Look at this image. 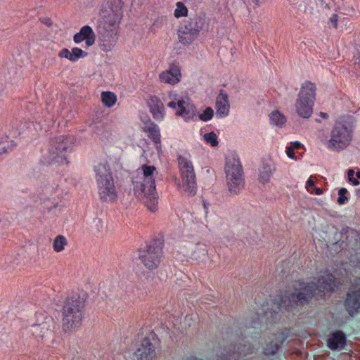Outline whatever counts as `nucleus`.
Segmentation results:
<instances>
[{
	"label": "nucleus",
	"mask_w": 360,
	"mask_h": 360,
	"mask_svg": "<svg viewBox=\"0 0 360 360\" xmlns=\"http://www.w3.org/2000/svg\"><path fill=\"white\" fill-rule=\"evenodd\" d=\"M320 115L323 117V118H327L328 117V115L325 112H321L320 113Z\"/></svg>",
	"instance_id": "c03bdc74"
},
{
	"label": "nucleus",
	"mask_w": 360,
	"mask_h": 360,
	"mask_svg": "<svg viewBox=\"0 0 360 360\" xmlns=\"http://www.w3.org/2000/svg\"><path fill=\"white\" fill-rule=\"evenodd\" d=\"M180 165L182 171V174H184L186 175H195L193 172V167L188 161L186 160H181L180 162Z\"/></svg>",
	"instance_id": "393cba45"
},
{
	"label": "nucleus",
	"mask_w": 360,
	"mask_h": 360,
	"mask_svg": "<svg viewBox=\"0 0 360 360\" xmlns=\"http://www.w3.org/2000/svg\"><path fill=\"white\" fill-rule=\"evenodd\" d=\"M82 321V314L78 305V300L69 299L63 308V328L69 331L77 327Z\"/></svg>",
	"instance_id": "7ed1b4c3"
},
{
	"label": "nucleus",
	"mask_w": 360,
	"mask_h": 360,
	"mask_svg": "<svg viewBox=\"0 0 360 360\" xmlns=\"http://www.w3.org/2000/svg\"><path fill=\"white\" fill-rule=\"evenodd\" d=\"M271 120L278 126L283 125L286 121L285 117L278 110H274L271 113Z\"/></svg>",
	"instance_id": "5701e85b"
},
{
	"label": "nucleus",
	"mask_w": 360,
	"mask_h": 360,
	"mask_svg": "<svg viewBox=\"0 0 360 360\" xmlns=\"http://www.w3.org/2000/svg\"><path fill=\"white\" fill-rule=\"evenodd\" d=\"M272 174V169L269 166H263L259 170L258 181L262 184L269 182Z\"/></svg>",
	"instance_id": "aec40b11"
},
{
	"label": "nucleus",
	"mask_w": 360,
	"mask_h": 360,
	"mask_svg": "<svg viewBox=\"0 0 360 360\" xmlns=\"http://www.w3.org/2000/svg\"><path fill=\"white\" fill-rule=\"evenodd\" d=\"M314 181L311 179H309L307 181V186H306L307 191H310L309 188L314 187Z\"/></svg>",
	"instance_id": "e433bc0d"
},
{
	"label": "nucleus",
	"mask_w": 360,
	"mask_h": 360,
	"mask_svg": "<svg viewBox=\"0 0 360 360\" xmlns=\"http://www.w3.org/2000/svg\"><path fill=\"white\" fill-rule=\"evenodd\" d=\"M102 102L108 107L112 106L116 102V96L110 91L102 93Z\"/></svg>",
	"instance_id": "4be33fe9"
},
{
	"label": "nucleus",
	"mask_w": 360,
	"mask_h": 360,
	"mask_svg": "<svg viewBox=\"0 0 360 360\" xmlns=\"http://www.w3.org/2000/svg\"><path fill=\"white\" fill-rule=\"evenodd\" d=\"M301 147H302V145H301L300 143H299L297 141L292 143V148L294 149H298V148H300Z\"/></svg>",
	"instance_id": "58836bf2"
},
{
	"label": "nucleus",
	"mask_w": 360,
	"mask_h": 360,
	"mask_svg": "<svg viewBox=\"0 0 360 360\" xmlns=\"http://www.w3.org/2000/svg\"><path fill=\"white\" fill-rule=\"evenodd\" d=\"M313 285L316 296H322L326 292H331L335 285V278L330 274H324L314 278L309 281Z\"/></svg>",
	"instance_id": "0eeeda50"
},
{
	"label": "nucleus",
	"mask_w": 360,
	"mask_h": 360,
	"mask_svg": "<svg viewBox=\"0 0 360 360\" xmlns=\"http://www.w3.org/2000/svg\"><path fill=\"white\" fill-rule=\"evenodd\" d=\"M182 186L188 192H193L195 187V176L182 174Z\"/></svg>",
	"instance_id": "6ab92c4d"
},
{
	"label": "nucleus",
	"mask_w": 360,
	"mask_h": 360,
	"mask_svg": "<svg viewBox=\"0 0 360 360\" xmlns=\"http://www.w3.org/2000/svg\"><path fill=\"white\" fill-rule=\"evenodd\" d=\"M226 174L229 191L236 192L243 182L242 166L238 160L233 158L227 162Z\"/></svg>",
	"instance_id": "20e7f679"
},
{
	"label": "nucleus",
	"mask_w": 360,
	"mask_h": 360,
	"mask_svg": "<svg viewBox=\"0 0 360 360\" xmlns=\"http://www.w3.org/2000/svg\"><path fill=\"white\" fill-rule=\"evenodd\" d=\"M315 90L314 84L309 82L302 84L295 107L297 114L303 118H309L312 113Z\"/></svg>",
	"instance_id": "f03ea898"
},
{
	"label": "nucleus",
	"mask_w": 360,
	"mask_h": 360,
	"mask_svg": "<svg viewBox=\"0 0 360 360\" xmlns=\"http://www.w3.org/2000/svg\"><path fill=\"white\" fill-rule=\"evenodd\" d=\"M135 355L138 360H153L155 358V347L148 338L143 339Z\"/></svg>",
	"instance_id": "1a4fd4ad"
},
{
	"label": "nucleus",
	"mask_w": 360,
	"mask_h": 360,
	"mask_svg": "<svg viewBox=\"0 0 360 360\" xmlns=\"http://www.w3.org/2000/svg\"><path fill=\"white\" fill-rule=\"evenodd\" d=\"M42 22L48 27L52 25V20L50 18H45L42 20Z\"/></svg>",
	"instance_id": "4c0bfd02"
},
{
	"label": "nucleus",
	"mask_w": 360,
	"mask_h": 360,
	"mask_svg": "<svg viewBox=\"0 0 360 360\" xmlns=\"http://www.w3.org/2000/svg\"><path fill=\"white\" fill-rule=\"evenodd\" d=\"M150 111L155 118H162L163 116L164 105L157 98H151L149 102Z\"/></svg>",
	"instance_id": "a211bd4d"
},
{
	"label": "nucleus",
	"mask_w": 360,
	"mask_h": 360,
	"mask_svg": "<svg viewBox=\"0 0 360 360\" xmlns=\"http://www.w3.org/2000/svg\"><path fill=\"white\" fill-rule=\"evenodd\" d=\"M204 207H205V209H207V205H206V203H204Z\"/></svg>",
	"instance_id": "de8ad7c7"
},
{
	"label": "nucleus",
	"mask_w": 360,
	"mask_h": 360,
	"mask_svg": "<svg viewBox=\"0 0 360 360\" xmlns=\"http://www.w3.org/2000/svg\"><path fill=\"white\" fill-rule=\"evenodd\" d=\"M215 108L217 115L225 116L229 114L230 108L229 98L223 91H221L217 97Z\"/></svg>",
	"instance_id": "2eb2a0df"
},
{
	"label": "nucleus",
	"mask_w": 360,
	"mask_h": 360,
	"mask_svg": "<svg viewBox=\"0 0 360 360\" xmlns=\"http://www.w3.org/2000/svg\"><path fill=\"white\" fill-rule=\"evenodd\" d=\"M148 199L147 201H146V203L147 204L148 208L154 211L155 209V206L158 203V198L155 195V191H149L148 188H146V192H143Z\"/></svg>",
	"instance_id": "412c9836"
},
{
	"label": "nucleus",
	"mask_w": 360,
	"mask_h": 360,
	"mask_svg": "<svg viewBox=\"0 0 360 360\" xmlns=\"http://www.w3.org/2000/svg\"><path fill=\"white\" fill-rule=\"evenodd\" d=\"M175 105H176V103L174 102H170L169 104V105L172 108H174Z\"/></svg>",
	"instance_id": "a18cd8bd"
},
{
	"label": "nucleus",
	"mask_w": 360,
	"mask_h": 360,
	"mask_svg": "<svg viewBox=\"0 0 360 360\" xmlns=\"http://www.w3.org/2000/svg\"><path fill=\"white\" fill-rule=\"evenodd\" d=\"M314 297L316 295L310 282L301 283L293 290L282 294L276 302L281 310L290 311L308 304Z\"/></svg>",
	"instance_id": "f257e3e1"
},
{
	"label": "nucleus",
	"mask_w": 360,
	"mask_h": 360,
	"mask_svg": "<svg viewBox=\"0 0 360 360\" xmlns=\"http://www.w3.org/2000/svg\"><path fill=\"white\" fill-rule=\"evenodd\" d=\"M347 193V191L346 188H340L339 190L338 194L340 196L338 199V202L340 205L344 204L345 202L347 200V198L345 196Z\"/></svg>",
	"instance_id": "7c9ffc66"
},
{
	"label": "nucleus",
	"mask_w": 360,
	"mask_h": 360,
	"mask_svg": "<svg viewBox=\"0 0 360 360\" xmlns=\"http://www.w3.org/2000/svg\"><path fill=\"white\" fill-rule=\"evenodd\" d=\"M188 13V10L184 4L181 2H178L176 4V8L174 12V15L176 18H179L181 16H186Z\"/></svg>",
	"instance_id": "a878e982"
},
{
	"label": "nucleus",
	"mask_w": 360,
	"mask_h": 360,
	"mask_svg": "<svg viewBox=\"0 0 360 360\" xmlns=\"http://www.w3.org/2000/svg\"><path fill=\"white\" fill-rule=\"evenodd\" d=\"M186 105L188 106V105L184 101H180L178 102V106L180 109V110L178 112V113H179V115L184 116V117H186L187 115H188L189 111H190L189 109H188V110L186 109Z\"/></svg>",
	"instance_id": "cd10ccee"
},
{
	"label": "nucleus",
	"mask_w": 360,
	"mask_h": 360,
	"mask_svg": "<svg viewBox=\"0 0 360 360\" xmlns=\"http://www.w3.org/2000/svg\"><path fill=\"white\" fill-rule=\"evenodd\" d=\"M160 248L158 246L148 247L146 252L141 257L144 265L150 269L157 267L160 262Z\"/></svg>",
	"instance_id": "9b49d317"
},
{
	"label": "nucleus",
	"mask_w": 360,
	"mask_h": 360,
	"mask_svg": "<svg viewBox=\"0 0 360 360\" xmlns=\"http://www.w3.org/2000/svg\"><path fill=\"white\" fill-rule=\"evenodd\" d=\"M331 21L335 25V26H336L337 25V22H338V15H334L331 18Z\"/></svg>",
	"instance_id": "ea45409f"
},
{
	"label": "nucleus",
	"mask_w": 360,
	"mask_h": 360,
	"mask_svg": "<svg viewBox=\"0 0 360 360\" xmlns=\"http://www.w3.org/2000/svg\"><path fill=\"white\" fill-rule=\"evenodd\" d=\"M72 53L73 54V57H75L76 58H78L82 56L83 51L82 49L78 48H74L72 49Z\"/></svg>",
	"instance_id": "f704fd0d"
},
{
	"label": "nucleus",
	"mask_w": 360,
	"mask_h": 360,
	"mask_svg": "<svg viewBox=\"0 0 360 360\" xmlns=\"http://www.w3.org/2000/svg\"><path fill=\"white\" fill-rule=\"evenodd\" d=\"M143 174V184L141 185L142 192H146V188H148L149 191H155L154 174L156 172L155 166H148L143 165L141 167Z\"/></svg>",
	"instance_id": "f8f14e48"
},
{
	"label": "nucleus",
	"mask_w": 360,
	"mask_h": 360,
	"mask_svg": "<svg viewBox=\"0 0 360 360\" xmlns=\"http://www.w3.org/2000/svg\"><path fill=\"white\" fill-rule=\"evenodd\" d=\"M213 112V110L210 107H208L204 110L203 113L200 115V118L202 121H207L212 117Z\"/></svg>",
	"instance_id": "c85d7f7f"
},
{
	"label": "nucleus",
	"mask_w": 360,
	"mask_h": 360,
	"mask_svg": "<svg viewBox=\"0 0 360 360\" xmlns=\"http://www.w3.org/2000/svg\"><path fill=\"white\" fill-rule=\"evenodd\" d=\"M66 239L63 236H58L56 238L53 242V249L56 252H60L64 249L66 245Z\"/></svg>",
	"instance_id": "b1692460"
},
{
	"label": "nucleus",
	"mask_w": 360,
	"mask_h": 360,
	"mask_svg": "<svg viewBox=\"0 0 360 360\" xmlns=\"http://www.w3.org/2000/svg\"><path fill=\"white\" fill-rule=\"evenodd\" d=\"M345 345V336L342 332L332 334L328 340V346L333 350L340 349Z\"/></svg>",
	"instance_id": "dca6fc26"
},
{
	"label": "nucleus",
	"mask_w": 360,
	"mask_h": 360,
	"mask_svg": "<svg viewBox=\"0 0 360 360\" xmlns=\"http://www.w3.org/2000/svg\"><path fill=\"white\" fill-rule=\"evenodd\" d=\"M84 40H85L87 46H91L95 41V34L89 26L83 27L80 32L74 36L75 43H79Z\"/></svg>",
	"instance_id": "4468645a"
},
{
	"label": "nucleus",
	"mask_w": 360,
	"mask_h": 360,
	"mask_svg": "<svg viewBox=\"0 0 360 360\" xmlns=\"http://www.w3.org/2000/svg\"><path fill=\"white\" fill-rule=\"evenodd\" d=\"M204 139L206 142L210 143L212 146H216L218 145L217 137L214 132L205 134L204 135Z\"/></svg>",
	"instance_id": "bb28decb"
},
{
	"label": "nucleus",
	"mask_w": 360,
	"mask_h": 360,
	"mask_svg": "<svg viewBox=\"0 0 360 360\" xmlns=\"http://www.w3.org/2000/svg\"><path fill=\"white\" fill-rule=\"evenodd\" d=\"M285 340V335L283 333L275 334L263 349V353L266 356L275 354L279 349L281 345Z\"/></svg>",
	"instance_id": "ddd939ff"
},
{
	"label": "nucleus",
	"mask_w": 360,
	"mask_h": 360,
	"mask_svg": "<svg viewBox=\"0 0 360 360\" xmlns=\"http://www.w3.org/2000/svg\"><path fill=\"white\" fill-rule=\"evenodd\" d=\"M314 193L316 195H321L323 193V190L320 188H315Z\"/></svg>",
	"instance_id": "79ce46f5"
},
{
	"label": "nucleus",
	"mask_w": 360,
	"mask_h": 360,
	"mask_svg": "<svg viewBox=\"0 0 360 360\" xmlns=\"http://www.w3.org/2000/svg\"><path fill=\"white\" fill-rule=\"evenodd\" d=\"M59 56L60 57L68 58L70 60H75V57H73L72 56L73 54L71 52H70L69 50L67 49L62 50V51L60 53Z\"/></svg>",
	"instance_id": "473e14b6"
},
{
	"label": "nucleus",
	"mask_w": 360,
	"mask_h": 360,
	"mask_svg": "<svg viewBox=\"0 0 360 360\" xmlns=\"http://www.w3.org/2000/svg\"><path fill=\"white\" fill-rule=\"evenodd\" d=\"M349 181H351L354 185L356 186L359 184V182L358 180H356L354 176L351 179H349Z\"/></svg>",
	"instance_id": "a19ab883"
},
{
	"label": "nucleus",
	"mask_w": 360,
	"mask_h": 360,
	"mask_svg": "<svg viewBox=\"0 0 360 360\" xmlns=\"http://www.w3.org/2000/svg\"><path fill=\"white\" fill-rule=\"evenodd\" d=\"M350 139L346 127L342 124L336 125L329 141V146L335 149L344 148L349 142Z\"/></svg>",
	"instance_id": "6e6552de"
},
{
	"label": "nucleus",
	"mask_w": 360,
	"mask_h": 360,
	"mask_svg": "<svg viewBox=\"0 0 360 360\" xmlns=\"http://www.w3.org/2000/svg\"><path fill=\"white\" fill-rule=\"evenodd\" d=\"M192 24V22H188V24L185 25L184 27H181L179 30V39L181 43L184 44H189L197 35L200 27L197 25L196 22L194 26H193Z\"/></svg>",
	"instance_id": "9d476101"
},
{
	"label": "nucleus",
	"mask_w": 360,
	"mask_h": 360,
	"mask_svg": "<svg viewBox=\"0 0 360 360\" xmlns=\"http://www.w3.org/2000/svg\"><path fill=\"white\" fill-rule=\"evenodd\" d=\"M345 307L350 316L357 313L360 309V280L356 281L349 288L345 300Z\"/></svg>",
	"instance_id": "423d86ee"
},
{
	"label": "nucleus",
	"mask_w": 360,
	"mask_h": 360,
	"mask_svg": "<svg viewBox=\"0 0 360 360\" xmlns=\"http://www.w3.org/2000/svg\"><path fill=\"white\" fill-rule=\"evenodd\" d=\"M180 71L176 66H172L169 70L162 72L160 77L162 82L174 84L179 82Z\"/></svg>",
	"instance_id": "f3484780"
},
{
	"label": "nucleus",
	"mask_w": 360,
	"mask_h": 360,
	"mask_svg": "<svg viewBox=\"0 0 360 360\" xmlns=\"http://www.w3.org/2000/svg\"><path fill=\"white\" fill-rule=\"evenodd\" d=\"M150 136L153 139L155 143H160V138L158 131L155 129H149Z\"/></svg>",
	"instance_id": "2f4dec72"
},
{
	"label": "nucleus",
	"mask_w": 360,
	"mask_h": 360,
	"mask_svg": "<svg viewBox=\"0 0 360 360\" xmlns=\"http://www.w3.org/2000/svg\"><path fill=\"white\" fill-rule=\"evenodd\" d=\"M193 322V317L191 315H186L182 318L181 324L184 328H187L191 326Z\"/></svg>",
	"instance_id": "c756f323"
},
{
	"label": "nucleus",
	"mask_w": 360,
	"mask_h": 360,
	"mask_svg": "<svg viewBox=\"0 0 360 360\" xmlns=\"http://www.w3.org/2000/svg\"><path fill=\"white\" fill-rule=\"evenodd\" d=\"M293 150H294L293 148H291V147L287 148L286 153H287L288 156L290 158H294L295 153H294Z\"/></svg>",
	"instance_id": "c9c22d12"
},
{
	"label": "nucleus",
	"mask_w": 360,
	"mask_h": 360,
	"mask_svg": "<svg viewBox=\"0 0 360 360\" xmlns=\"http://www.w3.org/2000/svg\"><path fill=\"white\" fill-rule=\"evenodd\" d=\"M350 260L353 264L360 265V252H357L354 255H352Z\"/></svg>",
	"instance_id": "72a5a7b5"
},
{
	"label": "nucleus",
	"mask_w": 360,
	"mask_h": 360,
	"mask_svg": "<svg viewBox=\"0 0 360 360\" xmlns=\"http://www.w3.org/2000/svg\"><path fill=\"white\" fill-rule=\"evenodd\" d=\"M356 176L357 178L360 179V171L356 172Z\"/></svg>",
	"instance_id": "49530a36"
},
{
	"label": "nucleus",
	"mask_w": 360,
	"mask_h": 360,
	"mask_svg": "<svg viewBox=\"0 0 360 360\" xmlns=\"http://www.w3.org/2000/svg\"><path fill=\"white\" fill-rule=\"evenodd\" d=\"M100 179H98L101 188L100 194L102 198L107 199L108 197L110 200H115L117 198V193L115 191L112 177L109 172L106 166H101L98 169Z\"/></svg>",
	"instance_id": "39448f33"
},
{
	"label": "nucleus",
	"mask_w": 360,
	"mask_h": 360,
	"mask_svg": "<svg viewBox=\"0 0 360 360\" xmlns=\"http://www.w3.org/2000/svg\"><path fill=\"white\" fill-rule=\"evenodd\" d=\"M354 170H352V169H349V170L348 171V177H349V179L352 178V177L354 176Z\"/></svg>",
	"instance_id": "37998d69"
}]
</instances>
